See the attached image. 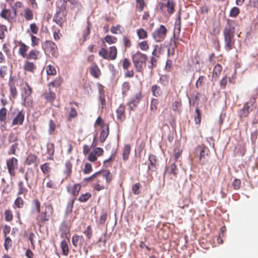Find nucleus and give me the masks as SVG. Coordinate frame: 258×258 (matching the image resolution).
Wrapping results in <instances>:
<instances>
[{
    "label": "nucleus",
    "mask_w": 258,
    "mask_h": 258,
    "mask_svg": "<svg viewBox=\"0 0 258 258\" xmlns=\"http://www.w3.org/2000/svg\"><path fill=\"white\" fill-rule=\"evenodd\" d=\"M237 23L235 20L228 19L223 30L224 38V48L227 51H230L235 48L234 34L235 27Z\"/></svg>",
    "instance_id": "f257e3e1"
},
{
    "label": "nucleus",
    "mask_w": 258,
    "mask_h": 258,
    "mask_svg": "<svg viewBox=\"0 0 258 258\" xmlns=\"http://www.w3.org/2000/svg\"><path fill=\"white\" fill-rule=\"evenodd\" d=\"M113 179L112 174L109 170L101 171L92 184V188L98 191L107 189Z\"/></svg>",
    "instance_id": "f03ea898"
},
{
    "label": "nucleus",
    "mask_w": 258,
    "mask_h": 258,
    "mask_svg": "<svg viewBox=\"0 0 258 258\" xmlns=\"http://www.w3.org/2000/svg\"><path fill=\"white\" fill-rule=\"evenodd\" d=\"M53 213V208L51 205L43 204L42 210H40V212H37L38 214L36 218L38 226L39 227L43 226L45 222L49 220Z\"/></svg>",
    "instance_id": "7ed1b4c3"
},
{
    "label": "nucleus",
    "mask_w": 258,
    "mask_h": 258,
    "mask_svg": "<svg viewBox=\"0 0 258 258\" xmlns=\"http://www.w3.org/2000/svg\"><path fill=\"white\" fill-rule=\"evenodd\" d=\"M132 59L136 71L143 74L148 59L147 55L137 51L132 55Z\"/></svg>",
    "instance_id": "20e7f679"
},
{
    "label": "nucleus",
    "mask_w": 258,
    "mask_h": 258,
    "mask_svg": "<svg viewBox=\"0 0 258 258\" xmlns=\"http://www.w3.org/2000/svg\"><path fill=\"white\" fill-rule=\"evenodd\" d=\"M25 87L22 88L21 96L23 101V104L25 107L31 106L33 103L32 88L29 84L26 82L25 83Z\"/></svg>",
    "instance_id": "39448f33"
},
{
    "label": "nucleus",
    "mask_w": 258,
    "mask_h": 258,
    "mask_svg": "<svg viewBox=\"0 0 258 258\" xmlns=\"http://www.w3.org/2000/svg\"><path fill=\"white\" fill-rule=\"evenodd\" d=\"M42 48L46 55L56 57L58 55V48L52 41L46 40L42 44Z\"/></svg>",
    "instance_id": "423d86ee"
},
{
    "label": "nucleus",
    "mask_w": 258,
    "mask_h": 258,
    "mask_svg": "<svg viewBox=\"0 0 258 258\" xmlns=\"http://www.w3.org/2000/svg\"><path fill=\"white\" fill-rule=\"evenodd\" d=\"M167 33V28L163 25H161L153 32L152 37L156 42H161L165 38Z\"/></svg>",
    "instance_id": "0eeeda50"
},
{
    "label": "nucleus",
    "mask_w": 258,
    "mask_h": 258,
    "mask_svg": "<svg viewBox=\"0 0 258 258\" xmlns=\"http://www.w3.org/2000/svg\"><path fill=\"white\" fill-rule=\"evenodd\" d=\"M66 10L64 6H60L58 8V11L56 12L53 18V21L61 27L66 21Z\"/></svg>",
    "instance_id": "6e6552de"
},
{
    "label": "nucleus",
    "mask_w": 258,
    "mask_h": 258,
    "mask_svg": "<svg viewBox=\"0 0 258 258\" xmlns=\"http://www.w3.org/2000/svg\"><path fill=\"white\" fill-rule=\"evenodd\" d=\"M200 150L199 162L202 165L208 163L210 159V152L209 148L205 146H199Z\"/></svg>",
    "instance_id": "1a4fd4ad"
},
{
    "label": "nucleus",
    "mask_w": 258,
    "mask_h": 258,
    "mask_svg": "<svg viewBox=\"0 0 258 258\" xmlns=\"http://www.w3.org/2000/svg\"><path fill=\"white\" fill-rule=\"evenodd\" d=\"M18 160L15 157L10 158L7 160V167L11 176H14L16 175V170L18 168Z\"/></svg>",
    "instance_id": "9d476101"
},
{
    "label": "nucleus",
    "mask_w": 258,
    "mask_h": 258,
    "mask_svg": "<svg viewBox=\"0 0 258 258\" xmlns=\"http://www.w3.org/2000/svg\"><path fill=\"white\" fill-rule=\"evenodd\" d=\"M66 188L68 192L76 198L79 195L81 189V185L79 183H74L73 185L69 184Z\"/></svg>",
    "instance_id": "9b49d317"
},
{
    "label": "nucleus",
    "mask_w": 258,
    "mask_h": 258,
    "mask_svg": "<svg viewBox=\"0 0 258 258\" xmlns=\"http://www.w3.org/2000/svg\"><path fill=\"white\" fill-rule=\"evenodd\" d=\"M25 114V112L23 110L18 111L12 120V125L15 126L22 125L24 121Z\"/></svg>",
    "instance_id": "f8f14e48"
},
{
    "label": "nucleus",
    "mask_w": 258,
    "mask_h": 258,
    "mask_svg": "<svg viewBox=\"0 0 258 258\" xmlns=\"http://www.w3.org/2000/svg\"><path fill=\"white\" fill-rule=\"evenodd\" d=\"M142 98V94L141 93L139 92L137 93L135 96L131 99V100L127 103L129 108L131 110H134V108L136 107L139 104Z\"/></svg>",
    "instance_id": "ddd939ff"
},
{
    "label": "nucleus",
    "mask_w": 258,
    "mask_h": 258,
    "mask_svg": "<svg viewBox=\"0 0 258 258\" xmlns=\"http://www.w3.org/2000/svg\"><path fill=\"white\" fill-rule=\"evenodd\" d=\"M125 105L120 104L116 111L117 119L120 122L123 121L125 119Z\"/></svg>",
    "instance_id": "4468645a"
},
{
    "label": "nucleus",
    "mask_w": 258,
    "mask_h": 258,
    "mask_svg": "<svg viewBox=\"0 0 258 258\" xmlns=\"http://www.w3.org/2000/svg\"><path fill=\"white\" fill-rule=\"evenodd\" d=\"M44 99L50 103H53L56 98V95L54 92L51 89V87H48L43 94Z\"/></svg>",
    "instance_id": "2eb2a0df"
},
{
    "label": "nucleus",
    "mask_w": 258,
    "mask_h": 258,
    "mask_svg": "<svg viewBox=\"0 0 258 258\" xmlns=\"http://www.w3.org/2000/svg\"><path fill=\"white\" fill-rule=\"evenodd\" d=\"M38 162V157L35 154L30 153L26 157L24 163L27 165H31L32 164L37 165Z\"/></svg>",
    "instance_id": "dca6fc26"
},
{
    "label": "nucleus",
    "mask_w": 258,
    "mask_h": 258,
    "mask_svg": "<svg viewBox=\"0 0 258 258\" xmlns=\"http://www.w3.org/2000/svg\"><path fill=\"white\" fill-rule=\"evenodd\" d=\"M19 54L23 58H26L28 55L27 52L29 50V47L22 41L19 42Z\"/></svg>",
    "instance_id": "f3484780"
},
{
    "label": "nucleus",
    "mask_w": 258,
    "mask_h": 258,
    "mask_svg": "<svg viewBox=\"0 0 258 258\" xmlns=\"http://www.w3.org/2000/svg\"><path fill=\"white\" fill-rule=\"evenodd\" d=\"M36 66L34 64V63L31 62L28 60L25 61L23 67V69L25 72L32 73H33L35 72V71L36 70Z\"/></svg>",
    "instance_id": "a211bd4d"
},
{
    "label": "nucleus",
    "mask_w": 258,
    "mask_h": 258,
    "mask_svg": "<svg viewBox=\"0 0 258 258\" xmlns=\"http://www.w3.org/2000/svg\"><path fill=\"white\" fill-rule=\"evenodd\" d=\"M149 160L150 164L148 165V169L152 171H156L157 164V157L153 154H151L149 156Z\"/></svg>",
    "instance_id": "6ab92c4d"
},
{
    "label": "nucleus",
    "mask_w": 258,
    "mask_h": 258,
    "mask_svg": "<svg viewBox=\"0 0 258 258\" xmlns=\"http://www.w3.org/2000/svg\"><path fill=\"white\" fill-rule=\"evenodd\" d=\"M72 167L73 165L70 161L67 160L65 162L63 173L66 176V178L71 176L72 172Z\"/></svg>",
    "instance_id": "aec40b11"
},
{
    "label": "nucleus",
    "mask_w": 258,
    "mask_h": 258,
    "mask_svg": "<svg viewBox=\"0 0 258 258\" xmlns=\"http://www.w3.org/2000/svg\"><path fill=\"white\" fill-rule=\"evenodd\" d=\"M40 52L36 49H32L29 51L27 56L26 57L27 60H37L40 57Z\"/></svg>",
    "instance_id": "412c9836"
},
{
    "label": "nucleus",
    "mask_w": 258,
    "mask_h": 258,
    "mask_svg": "<svg viewBox=\"0 0 258 258\" xmlns=\"http://www.w3.org/2000/svg\"><path fill=\"white\" fill-rule=\"evenodd\" d=\"M85 241L84 238L83 236L75 235L72 237V243L75 247L82 246Z\"/></svg>",
    "instance_id": "4be33fe9"
},
{
    "label": "nucleus",
    "mask_w": 258,
    "mask_h": 258,
    "mask_svg": "<svg viewBox=\"0 0 258 258\" xmlns=\"http://www.w3.org/2000/svg\"><path fill=\"white\" fill-rule=\"evenodd\" d=\"M250 107L248 104L245 103L244 104L243 107L238 112V116L240 118H243L248 116L250 112Z\"/></svg>",
    "instance_id": "5701e85b"
},
{
    "label": "nucleus",
    "mask_w": 258,
    "mask_h": 258,
    "mask_svg": "<svg viewBox=\"0 0 258 258\" xmlns=\"http://www.w3.org/2000/svg\"><path fill=\"white\" fill-rule=\"evenodd\" d=\"M9 86L10 88V99L11 100H14L18 96L17 89L14 83H10Z\"/></svg>",
    "instance_id": "b1692460"
},
{
    "label": "nucleus",
    "mask_w": 258,
    "mask_h": 258,
    "mask_svg": "<svg viewBox=\"0 0 258 258\" xmlns=\"http://www.w3.org/2000/svg\"><path fill=\"white\" fill-rule=\"evenodd\" d=\"M91 75L96 79L99 78L101 75V71L97 65L95 63L94 66L89 68Z\"/></svg>",
    "instance_id": "393cba45"
},
{
    "label": "nucleus",
    "mask_w": 258,
    "mask_h": 258,
    "mask_svg": "<svg viewBox=\"0 0 258 258\" xmlns=\"http://www.w3.org/2000/svg\"><path fill=\"white\" fill-rule=\"evenodd\" d=\"M18 191L17 193L18 196L23 195L25 197L28 193V189L25 186L24 184L22 181H20L18 183Z\"/></svg>",
    "instance_id": "a878e982"
},
{
    "label": "nucleus",
    "mask_w": 258,
    "mask_h": 258,
    "mask_svg": "<svg viewBox=\"0 0 258 258\" xmlns=\"http://www.w3.org/2000/svg\"><path fill=\"white\" fill-rule=\"evenodd\" d=\"M100 174H101V171H97L93 175H92L91 176L84 178L82 181V183H84L85 185H86L89 183L92 182L93 181H95L96 177H97L98 175Z\"/></svg>",
    "instance_id": "bb28decb"
},
{
    "label": "nucleus",
    "mask_w": 258,
    "mask_h": 258,
    "mask_svg": "<svg viewBox=\"0 0 258 258\" xmlns=\"http://www.w3.org/2000/svg\"><path fill=\"white\" fill-rule=\"evenodd\" d=\"M41 203L38 199H34L31 202V208L33 212H40Z\"/></svg>",
    "instance_id": "cd10ccee"
},
{
    "label": "nucleus",
    "mask_w": 258,
    "mask_h": 258,
    "mask_svg": "<svg viewBox=\"0 0 258 258\" xmlns=\"http://www.w3.org/2000/svg\"><path fill=\"white\" fill-rule=\"evenodd\" d=\"M117 50L115 46H110L108 54V59L114 60L117 57Z\"/></svg>",
    "instance_id": "c85d7f7f"
},
{
    "label": "nucleus",
    "mask_w": 258,
    "mask_h": 258,
    "mask_svg": "<svg viewBox=\"0 0 258 258\" xmlns=\"http://www.w3.org/2000/svg\"><path fill=\"white\" fill-rule=\"evenodd\" d=\"M100 133V141L101 143H103L109 134V125L105 126V127L102 128Z\"/></svg>",
    "instance_id": "c756f323"
},
{
    "label": "nucleus",
    "mask_w": 258,
    "mask_h": 258,
    "mask_svg": "<svg viewBox=\"0 0 258 258\" xmlns=\"http://www.w3.org/2000/svg\"><path fill=\"white\" fill-rule=\"evenodd\" d=\"M222 70V67L220 64H217L214 68L213 71L212 79L217 80V78L220 76Z\"/></svg>",
    "instance_id": "7c9ffc66"
},
{
    "label": "nucleus",
    "mask_w": 258,
    "mask_h": 258,
    "mask_svg": "<svg viewBox=\"0 0 258 258\" xmlns=\"http://www.w3.org/2000/svg\"><path fill=\"white\" fill-rule=\"evenodd\" d=\"M165 6L167 8V11L168 14H172L175 11V3L172 0H168Z\"/></svg>",
    "instance_id": "2f4dec72"
},
{
    "label": "nucleus",
    "mask_w": 258,
    "mask_h": 258,
    "mask_svg": "<svg viewBox=\"0 0 258 258\" xmlns=\"http://www.w3.org/2000/svg\"><path fill=\"white\" fill-rule=\"evenodd\" d=\"M34 176L35 172L34 170L31 168H28L25 174V180L27 181L29 180L32 181L34 178Z\"/></svg>",
    "instance_id": "473e14b6"
},
{
    "label": "nucleus",
    "mask_w": 258,
    "mask_h": 258,
    "mask_svg": "<svg viewBox=\"0 0 258 258\" xmlns=\"http://www.w3.org/2000/svg\"><path fill=\"white\" fill-rule=\"evenodd\" d=\"M60 248L62 250V254L64 256H67L69 253V248L68 242L66 240L61 242Z\"/></svg>",
    "instance_id": "72a5a7b5"
},
{
    "label": "nucleus",
    "mask_w": 258,
    "mask_h": 258,
    "mask_svg": "<svg viewBox=\"0 0 258 258\" xmlns=\"http://www.w3.org/2000/svg\"><path fill=\"white\" fill-rule=\"evenodd\" d=\"M62 83V79L60 77L56 78L52 82L48 84V87H58L61 86Z\"/></svg>",
    "instance_id": "f704fd0d"
},
{
    "label": "nucleus",
    "mask_w": 258,
    "mask_h": 258,
    "mask_svg": "<svg viewBox=\"0 0 258 258\" xmlns=\"http://www.w3.org/2000/svg\"><path fill=\"white\" fill-rule=\"evenodd\" d=\"M131 147L130 145H124L122 152V158L123 160L126 161L128 159V157L131 152Z\"/></svg>",
    "instance_id": "c9c22d12"
},
{
    "label": "nucleus",
    "mask_w": 258,
    "mask_h": 258,
    "mask_svg": "<svg viewBox=\"0 0 258 258\" xmlns=\"http://www.w3.org/2000/svg\"><path fill=\"white\" fill-rule=\"evenodd\" d=\"M40 168L43 174L46 175V178L49 177V173L50 172L51 168L49 167V163H45L41 165Z\"/></svg>",
    "instance_id": "e433bc0d"
},
{
    "label": "nucleus",
    "mask_w": 258,
    "mask_h": 258,
    "mask_svg": "<svg viewBox=\"0 0 258 258\" xmlns=\"http://www.w3.org/2000/svg\"><path fill=\"white\" fill-rule=\"evenodd\" d=\"M47 152L48 155L51 157L49 158V159H52V156H53L55 152L54 144L52 143H48L47 144Z\"/></svg>",
    "instance_id": "4c0bfd02"
},
{
    "label": "nucleus",
    "mask_w": 258,
    "mask_h": 258,
    "mask_svg": "<svg viewBox=\"0 0 258 258\" xmlns=\"http://www.w3.org/2000/svg\"><path fill=\"white\" fill-rule=\"evenodd\" d=\"M78 116V113L76 108L74 107H71L70 110L69 111V114L68 116V121H71L73 118L77 117Z\"/></svg>",
    "instance_id": "58836bf2"
},
{
    "label": "nucleus",
    "mask_w": 258,
    "mask_h": 258,
    "mask_svg": "<svg viewBox=\"0 0 258 258\" xmlns=\"http://www.w3.org/2000/svg\"><path fill=\"white\" fill-rule=\"evenodd\" d=\"M151 91L153 95L155 97L160 96L162 93L161 88L157 85L152 86L151 88Z\"/></svg>",
    "instance_id": "ea45409f"
},
{
    "label": "nucleus",
    "mask_w": 258,
    "mask_h": 258,
    "mask_svg": "<svg viewBox=\"0 0 258 258\" xmlns=\"http://www.w3.org/2000/svg\"><path fill=\"white\" fill-rule=\"evenodd\" d=\"M110 31L112 34H121L123 31V29L120 25L113 26L111 27Z\"/></svg>",
    "instance_id": "a19ab883"
},
{
    "label": "nucleus",
    "mask_w": 258,
    "mask_h": 258,
    "mask_svg": "<svg viewBox=\"0 0 258 258\" xmlns=\"http://www.w3.org/2000/svg\"><path fill=\"white\" fill-rule=\"evenodd\" d=\"M137 34L139 39H145L148 37L147 31L143 28L137 29Z\"/></svg>",
    "instance_id": "79ce46f5"
},
{
    "label": "nucleus",
    "mask_w": 258,
    "mask_h": 258,
    "mask_svg": "<svg viewBox=\"0 0 258 258\" xmlns=\"http://www.w3.org/2000/svg\"><path fill=\"white\" fill-rule=\"evenodd\" d=\"M76 200L75 198H73L70 200L67 204V206L66 210V214L67 215L70 214L72 212L73 208L74 206V202Z\"/></svg>",
    "instance_id": "37998d69"
},
{
    "label": "nucleus",
    "mask_w": 258,
    "mask_h": 258,
    "mask_svg": "<svg viewBox=\"0 0 258 258\" xmlns=\"http://www.w3.org/2000/svg\"><path fill=\"white\" fill-rule=\"evenodd\" d=\"M24 17L27 21H30L33 19V13L29 8H26L24 10Z\"/></svg>",
    "instance_id": "c03bdc74"
},
{
    "label": "nucleus",
    "mask_w": 258,
    "mask_h": 258,
    "mask_svg": "<svg viewBox=\"0 0 258 258\" xmlns=\"http://www.w3.org/2000/svg\"><path fill=\"white\" fill-rule=\"evenodd\" d=\"M103 40L109 44H114L117 41V38L111 35H106L103 38Z\"/></svg>",
    "instance_id": "a18cd8bd"
},
{
    "label": "nucleus",
    "mask_w": 258,
    "mask_h": 258,
    "mask_svg": "<svg viewBox=\"0 0 258 258\" xmlns=\"http://www.w3.org/2000/svg\"><path fill=\"white\" fill-rule=\"evenodd\" d=\"M7 110L5 107L0 109V122L6 123L7 119Z\"/></svg>",
    "instance_id": "49530a36"
},
{
    "label": "nucleus",
    "mask_w": 258,
    "mask_h": 258,
    "mask_svg": "<svg viewBox=\"0 0 258 258\" xmlns=\"http://www.w3.org/2000/svg\"><path fill=\"white\" fill-rule=\"evenodd\" d=\"M92 195L90 192H86L82 194L78 198V201L81 203H85L88 201L91 197Z\"/></svg>",
    "instance_id": "de8ad7c7"
},
{
    "label": "nucleus",
    "mask_w": 258,
    "mask_h": 258,
    "mask_svg": "<svg viewBox=\"0 0 258 258\" xmlns=\"http://www.w3.org/2000/svg\"><path fill=\"white\" fill-rule=\"evenodd\" d=\"M122 42L125 49L131 47L132 43L130 37L127 36H123Z\"/></svg>",
    "instance_id": "09e8293b"
},
{
    "label": "nucleus",
    "mask_w": 258,
    "mask_h": 258,
    "mask_svg": "<svg viewBox=\"0 0 258 258\" xmlns=\"http://www.w3.org/2000/svg\"><path fill=\"white\" fill-rule=\"evenodd\" d=\"M47 75L55 76L56 75V70L55 67L51 64L48 65L46 68Z\"/></svg>",
    "instance_id": "8fccbe9b"
},
{
    "label": "nucleus",
    "mask_w": 258,
    "mask_h": 258,
    "mask_svg": "<svg viewBox=\"0 0 258 258\" xmlns=\"http://www.w3.org/2000/svg\"><path fill=\"white\" fill-rule=\"evenodd\" d=\"M136 9L138 11L142 12L144 7L146 6V4L144 0H136Z\"/></svg>",
    "instance_id": "3c124183"
},
{
    "label": "nucleus",
    "mask_w": 258,
    "mask_h": 258,
    "mask_svg": "<svg viewBox=\"0 0 258 258\" xmlns=\"http://www.w3.org/2000/svg\"><path fill=\"white\" fill-rule=\"evenodd\" d=\"M24 205V201L20 197H18L14 201V206L18 208H22Z\"/></svg>",
    "instance_id": "603ef678"
},
{
    "label": "nucleus",
    "mask_w": 258,
    "mask_h": 258,
    "mask_svg": "<svg viewBox=\"0 0 258 258\" xmlns=\"http://www.w3.org/2000/svg\"><path fill=\"white\" fill-rule=\"evenodd\" d=\"M178 39V38H174V44L172 45V44L170 45L171 48H169L168 49V54L169 55H173L175 53V50L177 48V40Z\"/></svg>",
    "instance_id": "864d4df0"
},
{
    "label": "nucleus",
    "mask_w": 258,
    "mask_h": 258,
    "mask_svg": "<svg viewBox=\"0 0 258 258\" xmlns=\"http://www.w3.org/2000/svg\"><path fill=\"white\" fill-rule=\"evenodd\" d=\"M240 13V10L237 7H233L229 12V16L232 18L236 17Z\"/></svg>",
    "instance_id": "5fc2aeb1"
},
{
    "label": "nucleus",
    "mask_w": 258,
    "mask_h": 258,
    "mask_svg": "<svg viewBox=\"0 0 258 258\" xmlns=\"http://www.w3.org/2000/svg\"><path fill=\"white\" fill-rule=\"evenodd\" d=\"M177 31L178 35H179L181 30V17L180 14H179L177 20L175 22V32Z\"/></svg>",
    "instance_id": "6e6d98bb"
},
{
    "label": "nucleus",
    "mask_w": 258,
    "mask_h": 258,
    "mask_svg": "<svg viewBox=\"0 0 258 258\" xmlns=\"http://www.w3.org/2000/svg\"><path fill=\"white\" fill-rule=\"evenodd\" d=\"M13 143L14 144H13L10 148V150L8 152L9 155H11V154L16 155V149H18V148L19 144L17 142H14Z\"/></svg>",
    "instance_id": "4d7b16f0"
},
{
    "label": "nucleus",
    "mask_w": 258,
    "mask_h": 258,
    "mask_svg": "<svg viewBox=\"0 0 258 258\" xmlns=\"http://www.w3.org/2000/svg\"><path fill=\"white\" fill-rule=\"evenodd\" d=\"M91 26V24L88 22L87 26L86 28V29L84 31L83 36L84 37V41H86L87 39V37L89 35L90 33V28Z\"/></svg>",
    "instance_id": "13d9d810"
},
{
    "label": "nucleus",
    "mask_w": 258,
    "mask_h": 258,
    "mask_svg": "<svg viewBox=\"0 0 258 258\" xmlns=\"http://www.w3.org/2000/svg\"><path fill=\"white\" fill-rule=\"evenodd\" d=\"M5 219L6 221L10 222L13 220V215L12 211L8 209L5 212Z\"/></svg>",
    "instance_id": "bf43d9fd"
},
{
    "label": "nucleus",
    "mask_w": 258,
    "mask_h": 258,
    "mask_svg": "<svg viewBox=\"0 0 258 258\" xmlns=\"http://www.w3.org/2000/svg\"><path fill=\"white\" fill-rule=\"evenodd\" d=\"M196 115L195 117V121L196 124H200L201 121V113L198 107L195 110Z\"/></svg>",
    "instance_id": "052dcab7"
},
{
    "label": "nucleus",
    "mask_w": 258,
    "mask_h": 258,
    "mask_svg": "<svg viewBox=\"0 0 258 258\" xmlns=\"http://www.w3.org/2000/svg\"><path fill=\"white\" fill-rule=\"evenodd\" d=\"M5 237V242H4L5 249L6 250H8L9 249L12 245V241L9 237Z\"/></svg>",
    "instance_id": "680f3d73"
},
{
    "label": "nucleus",
    "mask_w": 258,
    "mask_h": 258,
    "mask_svg": "<svg viewBox=\"0 0 258 258\" xmlns=\"http://www.w3.org/2000/svg\"><path fill=\"white\" fill-rule=\"evenodd\" d=\"M56 124L55 122L52 120H49V128L48 132L49 134L52 135L55 130Z\"/></svg>",
    "instance_id": "e2e57ef3"
},
{
    "label": "nucleus",
    "mask_w": 258,
    "mask_h": 258,
    "mask_svg": "<svg viewBox=\"0 0 258 258\" xmlns=\"http://www.w3.org/2000/svg\"><path fill=\"white\" fill-rule=\"evenodd\" d=\"M140 48L143 51H147L149 48V45L147 41H143L138 44Z\"/></svg>",
    "instance_id": "0e129e2a"
},
{
    "label": "nucleus",
    "mask_w": 258,
    "mask_h": 258,
    "mask_svg": "<svg viewBox=\"0 0 258 258\" xmlns=\"http://www.w3.org/2000/svg\"><path fill=\"white\" fill-rule=\"evenodd\" d=\"M92 170L93 169L91 164L89 163H87L85 165L83 172L85 174H88L92 171Z\"/></svg>",
    "instance_id": "69168bd1"
},
{
    "label": "nucleus",
    "mask_w": 258,
    "mask_h": 258,
    "mask_svg": "<svg viewBox=\"0 0 258 258\" xmlns=\"http://www.w3.org/2000/svg\"><path fill=\"white\" fill-rule=\"evenodd\" d=\"M141 187V184L139 182L135 183L132 187L133 193L136 195L140 194V192L139 190Z\"/></svg>",
    "instance_id": "338daca9"
},
{
    "label": "nucleus",
    "mask_w": 258,
    "mask_h": 258,
    "mask_svg": "<svg viewBox=\"0 0 258 258\" xmlns=\"http://www.w3.org/2000/svg\"><path fill=\"white\" fill-rule=\"evenodd\" d=\"M31 45L33 47L37 46L39 44L40 39L33 35H31Z\"/></svg>",
    "instance_id": "774afa93"
}]
</instances>
